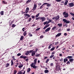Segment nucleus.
Listing matches in <instances>:
<instances>
[{
  "instance_id": "nucleus-47",
  "label": "nucleus",
  "mask_w": 74,
  "mask_h": 74,
  "mask_svg": "<svg viewBox=\"0 0 74 74\" xmlns=\"http://www.w3.org/2000/svg\"><path fill=\"white\" fill-rule=\"evenodd\" d=\"M40 29H41V28L39 27L38 29H36V31H38V30H40Z\"/></svg>"
},
{
  "instance_id": "nucleus-13",
  "label": "nucleus",
  "mask_w": 74,
  "mask_h": 74,
  "mask_svg": "<svg viewBox=\"0 0 74 74\" xmlns=\"http://www.w3.org/2000/svg\"><path fill=\"white\" fill-rule=\"evenodd\" d=\"M29 8L27 7L26 8L25 10V13H27L28 12H29Z\"/></svg>"
},
{
  "instance_id": "nucleus-19",
  "label": "nucleus",
  "mask_w": 74,
  "mask_h": 74,
  "mask_svg": "<svg viewBox=\"0 0 74 74\" xmlns=\"http://www.w3.org/2000/svg\"><path fill=\"white\" fill-rule=\"evenodd\" d=\"M69 61L71 62V63H72L73 62V58H70L69 59Z\"/></svg>"
},
{
  "instance_id": "nucleus-57",
  "label": "nucleus",
  "mask_w": 74,
  "mask_h": 74,
  "mask_svg": "<svg viewBox=\"0 0 74 74\" xmlns=\"http://www.w3.org/2000/svg\"><path fill=\"white\" fill-rule=\"evenodd\" d=\"M33 50H30L29 52V53H31V52H33Z\"/></svg>"
},
{
  "instance_id": "nucleus-1",
  "label": "nucleus",
  "mask_w": 74,
  "mask_h": 74,
  "mask_svg": "<svg viewBox=\"0 0 74 74\" xmlns=\"http://www.w3.org/2000/svg\"><path fill=\"white\" fill-rule=\"evenodd\" d=\"M63 21V22H64H64H65V23L64 24L65 26L66 27H67V23H71V22H70V21H67L66 19H62Z\"/></svg>"
},
{
  "instance_id": "nucleus-25",
  "label": "nucleus",
  "mask_w": 74,
  "mask_h": 74,
  "mask_svg": "<svg viewBox=\"0 0 74 74\" xmlns=\"http://www.w3.org/2000/svg\"><path fill=\"white\" fill-rule=\"evenodd\" d=\"M24 38V37L23 36H21L20 38V40L21 41Z\"/></svg>"
},
{
  "instance_id": "nucleus-33",
  "label": "nucleus",
  "mask_w": 74,
  "mask_h": 74,
  "mask_svg": "<svg viewBox=\"0 0 74 74\" xmlns=\"http://www.w3.org/2000/svg\"><path fill=\"white\" fill-rule=\"evenodd\" d=\"M40 15V13H39L36 14V15L35 16V18H37V17H38V16H39V15Z\"/></svg>"
},
{
  "instance_id": "nucleus-55",
  "label": "nucleus",
  "mask_w": 74,
  "mask_h": 74,
  "mask_svg": "<svg viewBox=\"0 0 74 74\" xmlns=\"http://www.w3.org/2000/svg\"><path fill=\"white\" fill-rule=\"evenodd\" d=\"M63 56L62 55V53H60V54H59V56H60L61 57L62 56Z\"/></svg>"
},
{
  "instance_id": "nucleus-43",
  "label": "nucleus",
  "mask_w": 74,
  "mask_h": 74,
  "mask_svg": "<svg viewBox=\"0 0 74 74\" xmlns=\"http://www.w3.org/2000/svg\"><path fill=\"white\" fill-rule=\"evenodd\" d=\"M17 72V71L16 70H15L14 71V74H16Z\"/></svg>"
},
{
  "instance_id": "nucleus-10",
  "label": "nucleus",
  "mask_w": 74,
  "mask_h": 74,
  "mask_svg": "<svg viewBox=\"0 0 74 74\" xmlns=\"http://www.w3.org/2000/svg\"><path fill=\"white\" fill-rule=\"evenodd\" d=\"M60 18V16L59 15H58L57 16H56V21H58L59 19V18Z\"/></svg>"
},
{
  "instance_id": "nucleus-58",
  "label": "nucleus",
  "mask_w": 74,
  "mask_h": 74,
  "mask_svg": "<svg viewBox=\"0 0 74 74\" xmlns=\"http://www.w3.org/2000/svg\"><path fill=\"white\" fill-rule=\"evenodd\" d=\"M56 16H55L53 18H52V19H55L56 20Z\"/></svg>"
},
{
  "instance_id": "nucleus-22",
  "label": "nucleus",
  "mask_w": 74,
  "mask_h": 74,
  "mask_svg": "<svg viewBox=\"0 0 74 74\" xmlns=\"http://www.w3.org/2000/svg\"><path fill=\"white\" fill-rule=\"evenodd\" d=\"M67 3H68V1L66 0L64 3V5H66L67 4Z\"/></svg>"
},
{
  "instance_id": "nucleus-34",
  "label": "nucleus",
  "mask_w": 74,
  "mask_h": 74,
  "mask_svg": "<svg viewBox=\"0 0 74 74\" xmlns=\"http://www.w3.org/2000/svg\"><path fill=\"white\" fill-rule=\"evenodd\" d=\"M35 56L36 57H39V56H40V54H36Z\"/></svg>"
},
{
  "instance_id": "nucleus-16",
  "label": "nucleus",
  "mask_w": 74,
  "mask_h": 74,
  "mask_svg": "<svg viewBox=\"0 0 74 74\" xmlns=\"http://www.w3.org/2000/svg\"><path fill=\"white\" fill-rule=\"evenodd\" d=\"M61 34H62L61 33H59L56 35V37H59V36H60Z\"/></svg>"
},
{
  "instance_id": "nucleus-63",
  "label": "nucleus",
  "mask_w": 74,
  "mask_h": 74,
  "mask_svg": "<svg viewBox=\"0 0 74 74\" xmlns=\"http://www.w3.org/2000/svg\"><path fill=\"white\" fill-rule=\"evenodd\" d=\"M38 5H41V3H38Z\"/></svg>"
},
{
  "instance_id": "nucleus-45",
  "label": "nucleus",
  "mask_w": 74,
  "mask_h": 74,
  "mask_svg": "<svg viewBox=\"0 0 74 74\" xmlns=\"http://www.w3.org/2000/svg\"><path fill=\"white\" fill-rule=\"evenodd\" d=\"M34 65V63H32V64H31V66L32 67H33Z\"/></svg>"
},
{
  "instance_id": "nucleus-62",
  "label": "nucleus",
  "mask_w": 74,
  "mask_h": 74,
  "mask_svg": "<svg viewBox=\"0 0 74 74\" xmlns=\"http://www.w3.org/2000/svg\"><path fill=\"white\" fill-rule=\"evenodd\" d=\"M63 58H62L60 60V61H63Z\"/></svg>"
},
{
  "instance_id": "nucleus-23",
  "label": "nucleus",
  "mask_w": 74,
  "mask_h": 74,
  "mask_svg": "<svg viewBox=\"0 0 74 74\" xmlns=\"http://www.w3.org/2000/svg\"><path fill=\"white\" fill-rule=\"evenodd\" d=\"M58 25L59 26V27H62V24L58 23Z\"/></svg>"
},
{
  "instance_id": "nucleus-49",
  "label": "nucleus",
  "mask_w": 74,
  "mask_h": 74,
  "mask_svg": "<svg viewBox=\"0 0 74 74\" xmlns=\"http://www.w3.org/2000/svg\"><path fill=\"white\" fill-rule=\"evenodd\" d=\"M57 2H60L61 1V0H55Z\"/></svg>"
},
{
  "instance_id": "nucleus-30",
  "label": "nucleus",
  "mask_w": 74,
  "mask_h": 74,
  "mask_svg": "<svg viewBox=\"0 0 74 74\" xmlns=\"http://www.w3.org/2000/svg\"><path fill=\"white\" fill-rule=\"evenodd\" d=\"M55 47H52L50 51H53V50L55 49Z\"/></svg>"
},
{
  "instance_id": "nucleus-6",
  "label": "nucleus",
  "mask_w": 74,
  "mask_h": 74,
  "mask_svg": "<svg viewBox=\"0 0 74 74\" xmlns=\"http://www.w3.org/2000/svg\"><path fill=\"white\" fill-rule=\"evenodd\" d=\"M74 6V3H73L72 2L71 3H70L67 6L69 7H73Z\"/></svg>"
},
{
  "instance_id": "nucleus-29",
  "label": "nucleus",
  "mask_w": 74,
  "mask_h": 74,
  "mask_svg": "<svg viewBox=\"0 0 74 74\" xmlns=\"http://www.w3.org/2000/svg\"><path fill=\"white\" fill-rule=\"evenodd\" d=\"M29 54V51H28L25 53V55H28Z\"/></svg>"
},
{
  "instance_id": "nucleus-4",
  "label": "nucleus",
  "mask_w": 74,
  "mask_h": 74,
  "mask_svg": "<svg viewBox=\"0 0 74 74\" xmlns=\"http://www.w3.org/2000/svg\"><path fill=\"white\" fill-rule=\"evenodd\" d=\"M12 59H13V60L12 59L11 60V66H13V65L14 64V62H13V60H16V59H15V58L14 57V56H13L12 57Z\"/></svg>"
},
{
  "instance_id": "nucleus-17",
  "label": "nucleus",
  "mask_w": 74,
  "mask_h": 74,
  "mask_svg": "<svg viewBox=\"0 0 74 74\" xmlns=\"http://www.w3.org/2000/svg\"><path fill=\"white\" fill-rule=\"evenodd\" d=\"M2 3L3 4H7V3L5 1H2Z\"/></svg>"
},
{
  "instance_id": "nucleus-64",
  "label": "nucleus",
  "mask_w": 74,
  "mask_h": 74,
  "mask_svg": "<svg viewBox=\"0 0 74 74\" xmlns=\"http://www.w3.org/2000/svg\"><path fill=\"white\" fill-rule=\"evenodd\" d=\"M64 36H66V35H67V34H66V33H64Z\"/></svg>"
},
{
  "instance_id": "nucleus-48",
  "label": "nucleus",
  "mask_w": 74,
  "mask_h": 74,
  "mask_svg": "<svg viewBox=\"0 0 74 74\" xmlns=\"http://www.w3.org/2000/svg\"><path fill=\"white\" fill-rule=\"evenodd\" d=\"M17 55L18 56H19L21 55V53H18Z\"/></svg>"
},
{
  "instance_id": "nucleus-42",
  "label": "nucleus",
  "mask_w": 74,
  "mask_h": 74,
  "mask_svg": "<svg viewBox=\"0 0 74 74\" xmlns=\"http://www.w3.org/2000/svg\"><path fill=\"white\" fill-rule=\"evenodd\" d=\"M56 28V27L54 26L52 29V30H55Z\"/></svg>"
},
{
  "instance_id": "nucleus-12",
  "label": "nucleus",
  "mask_w": 74,
  "mask_h": 74,
  "mask_svg": "<svg viewBox=\"0 0 74 74\" xmlns=\"http://www.w3.org/2000/svg\"><path fill=\"white\" fill-rule=\"evenodd\" d=\"M50 29L51 27H49V28H48L45 30V32H49V31L50 30Z\"/></svg>"
},
{
  "instance_id": "nucleus-14",
  "label": "nucleus",
  "mask_w": 74,
  "mask_h": 74,
  "mask_svg": "<svg viewBox=\"0 0 74 74\" xmlns=\"http://www.w3.org/2000/svg\"><path fill=\"white\" fill-rule=\"evenodd\" d=\"M31 53H32V54H31L32 56H34V55H35V54H36V52H35V51H34L33 52H32Z\"/></svg>"
},
{
  "instance_id": "nucleus-35",
  "label": "nucleus",
  "mask_w": 74,
  "mask_h": 74,
  "mask_svg": "<svg viewBox=\"0 0 74 74\" xmlns=\"http://www.w3.org/2000/svg\"><path fill=\"white\" fill-rule=\"evenodd\" d=\"M51 22H52V20H51V19H49V21H47V24H48V23H51Z\"/></svg>"
},
{
  "instance_id": "nucleus-21",
  "label": "nucleus",
  "mask_w": 74,
  "mask_h": 74,
  "mask_svg": "<svg viewBox=\"0 0 74 74\" xmlns=\"http://www.w3.org/2000/svg\"><path fill=\"white\" fill-rule=\"evenodd\" d=\"M60 5H64V1H62L60 2Z\"/></svg>"
},
{
  "instance_id": "nucleus-51",
  "label": "nucleus",
  "mask_w": 74,
  "mask_h": 74,
  "mask_svg": "<svg viewBox=\"0 0 74 74\" xmlns=\"http://www.w3.org/2000/svg\"><path fill=\"white\" fill-rule=\"evenodd\" d=\"M70 14H71V15H72L73 16H74V14L71 13H70Z\"/></svg>"
},
{
  "instance_id": "nucleus-41",
  "label": "nucleus",
  "mask_w": 74,
  "mask_h": 74,
  "mask_svg": "<svg viewBox=\"0 0 74 74\" xmlns=\"http://www.w3.org/2000/svg\"><path fill=\"white\" fill-rule=\"evenodd\" d=\"M44 5V4L42 5L40 7V9H42V8H43V5Z\"/></svg>"
},
{
  "instance_id": "nucleus-11",
  "label": "nucleus",
  "mask_w": 74,
  "mask_h": 74,
  "mask_svg": "<svg viewBox=\"0 0 74 74\" xmlns=\"http://www.w3.org/2000/svg\"><path fill=\"white\" fill-rule=\"evenodd\" d=\"M20 58H23V59H26V58H27V57L26 56H25L23 55H22L20 57Z\"/></svg>"
},
{
  "instance_id": "nucleus-36",
  "label": "nucleus",
  "mask_w": 74,
  "mask_h": 74,
  "mask_svg": "<svg viewBox=\"0 0 74 74\" xmlns=\"http://www.w3.org/2000/svg\"><path fill=\"white\" fill-rule=\"evenodd\" d=\"M37 58H36L34 59V63H37Z\"/></svg>"
},
{
  "instance_id": "nucleus-32",
  "label": "nucleus",
  "mask_w": 74,
  "mask_h": 74,
  "mask_svg": "<svg viewBox=\"0 0 74 74\" xmlns=\"http://www.w3.org/2000/svg\"><path fill=\"white\" fill-rule=\"evenodd\" d=\"M38 67L37 66H36L35 65H34V66H33V68L34 69H36V68H37Z\"/></svg>"
},
{
  "instance_id": "nucleus-28",
  "label": "nucleus",
  "mask_w": 74,
  "mask_h": 74,
  "mask_svg": "<svg viewBox=\"0 0 74 74\" xmlns=\"http://www.w3.org/2000/svg\"><path fill=\"white\" fill-rule=\"evenodd\" d=\"M16 26V25H15L14 24H13L11 26V27H12L14 28V27H15V26Z\"/></svg>"
},
{
  "instance_id": "nucleus-3",
  "label": "nucleus",
  "mask_w": 74,
  "mask_h": 74,
  "mask_svg": "<svg viewBox=\"0 0 74 74\" xmlns=\"http://www.w3.org/2000/svg\"><path fill=\"white\" fill-rule=\"evenodd\" d=\"M63 14L64 16V18H67L69 17V14L67 13H66V12L64 11L63 12Z\"/></svg>"
},
{
  "instance_id": "nucleus-52",
  "label": "nucleus",
  "mask_w": 74,
  "mask_h": 74,
  "mask_svg": "<svg viewBox=\"0 0 74 74\" xmlns=\"http://www.w3.org/2000/svg\"><path fill=\"white\" fill-rule=\"evenodd\" d=\"M31 17H32V19H34V18H35V16H31Z\"/></svg>"
},
{
  "instance_id": "nucleus-20",
  "label": "nucleus",
  "mask_w": 74,
  "mask_h": 74,
  "mask_svg": "<svg viewBox=\"0 0 74 74\" xmlns=\"http://www.w3.org/2000/svg\"><path fill=\"white\" fill-rule=\"evenodd\" d=\"M45 20V18L44 17H42V22H43Z\"/></svg>"
},
{
  "instance_id": "nucleus-7",
  "label": "nucleus",
  "mask_w": 74,
  "mask_h": 74,
  "mask_svg": "<svg viewBox=\"0 0 74 74\" xmlns=\"http://www.w3.org/2000/svg\"><path fill=\"white\" fill-rule=\"evenodd\" d=\"M37 4H34V8L32 9V10H33V11H35V10H36V8H37Z\"/></svg>"
},
{
  "instance_id": "nucleus-24",
  "label": "nucleus",
  "mask_w": 74,
  "mask_h": 74,
  "mask_svg": "<svg viewBox=\"0 0 74 74\" xmlns=\"http://www.w3.org/2000/svg\"><path fill=\"white\" fill-rule=\"evenodd\" d=\"M44 73H49V70H45Z\"/></svg>"
},
{
  "instance_id": "nucleus-8",
  "label": "nucleus",
  "mask_w": 74,
  "mask_h": 74,
  "mask_svg": "<svg viewBox=\"0 0 74 74\" xmlns=\"http://www.w3.org/2000/svg\"><path fill=\"white\" fill-rule=\"evenodd\" d=\"M43 5H47L46 6L47 7H50V6H51V4H50L49 3H43Z\"/></svg>"
},
{
  "instance_id": "nucleus-26",
  "label": "nucleus",
  "mask_w": 74,
  "mask_h": 74,
  "mask_svg": "<svg viewBox=\"0 0 74 74\" xmlns=\"http://www.w3.org/2000/svg\"><path fill=\"white\" fill-rule=\"evenodd\" d=\"M30 68H28L27 69V73H29V72H30Z\"/></svg>"
},
{
  "instance_id": "nucleus-39",
  "label": "nucleus",
  "mask_w": 74,
  "mask_h": 74,
  "mask_svg": "<svg viewBox=\"0 0 74 74\" xmlns=\"http://www.w3.org/2000/svg\"><path fill=\"white\" fill-rule=\"evenodd\" d=\"M31 20H32V18L30 17L28 19L27 22H30Z\"/></svg>"
},
{
  "instance_id": "nucleus-54",
  "label": "nucleus",
  "mask_w": 74,
  "mask_h": 74,
  "mask_svg": "<svg viewBox=\"0 0 74 74\" xmlns=\"http://www.w3.org/2000/svg\"><path fill=\"white\" fill-rule=\"evenodd\" d=\"M50 65L51 67H52V66H53V63H51Z\"/></svg>"
},
{
  "instance_id": "nucleus-37",
  "label": "nucleus",
  "mask_w": 74,
  "mask_h": 74,
  "mask_svg": "<svg viewBox=\"0 0 74 74\" xmlns=\"http://www.w3.org/2000/svg\"><path fill=\"white\" fill-rule=\"evenodd\" d=\"M48 23V21H47L46 22H44L43 23V25H46V24H47V25H48V24H47Z\"/></svg>"
},
{
  "instance_id": "nucleus-59",
  "label": "nucleus",
  "mask_w": 74,
  "mask_h": 74,
  "mask_svg": "<svg viewBox=\"0 0 74 74\" xmlns=\"http://www.w3.org/2000/svg\"><path fill=\"white\" fill-rule=\"evenodd\" d=\"M67 30L68 32H69V31H70V29H67Z\"/></svg>"
},
{
  "instance_id": "nucleus-27",
  "label": "nucleus",
  "mask_w": 74,
  "mask_h": 74,
  "mask_svg": "<svg viewBox=\"0 0 74 74\" xmlns=\"http://www.w3.org/2000/svg\"><path fill=\"white\" fill-rule=\"evenodd\" d=\"M0 14L1 15H4V11H1L0 12Z\"/></svg>"
},
{
  "instance_id": "nucleus-9",
  "label": "nucleus",
  "mask_w": 74,
  "mask_h": 74,
  "mask_svg": "<svg viewBox=\"0 0 74 74\" xmlns=\"http://www.w3.org/2000/svg\"><path fill=\"white\" fill-rule=\"evenodd\" d=\"M56 69H58V70H60V66L59 65H57L56 67Z\"/></svg>"
},
{
  "instance_id": "nucleus-2",
  "label": "nucleus",
  "mask_w": 74,
  "mask_h": 74,
  "mask_svg": "<svg viewBox=\"0 0 74 74\" xmlns=\"http://www.w3.org/2000/svg\"><path fill=\"white\" fill-rule=\"evenodd\" d=\"M73 57L72 56H68L67 57H66V58H64V63H66V62H67L68 61V59H71V58H72Z\"/></svg>"
},
{
  "instance_id": "nucleus-56",
  "label": "nucleus",
  "mask_w": 74,
  "mask_h": 74,
  "mask_svg": "<svg viewBox=\"0 0 74 74\" xmlns=\"http://www.w3.org/2000/svg\"><path fill=\"white\" fill-rule=\"evenodd\" d=\"M31 34V33H29V36H30L31 37H32V34Z\"/></svg>"
},
{
  "instance_id": "nucleus-40",
  "label": "nucleus",
  "mask_w": 74,
  "mask_h": 74,
  "mask_svg": "<svg viewBox=\"0 0 74 74\" xmlns=\"http://www.w3.org/2000/svg\"><path fill=\"white\" fill-rule=\"evenodd\" d=\"M9 66H10V64L7 63L6 64V67H8Z\"/></svg>"
},
{
  "instance_id": "nucleus-53",
  "label": "nucleus",
  "mask_w": 74,
  "mask_h": 74,
  "mask_svg": "<svg viewBox=\"0 0 74 74\" xmlns=\"http://www.w3.org/2000/svg\"><path fill=\"white\" fill-rule=\"evenodd\" d=\"M13 22H14V21H12L11 23H10V26H11V25H12V23H13Z\"/></svg>"
},
{
  "instance_id": "nucleus-31",
  "label": "nucleus",
  "mask_w": 74,
  "mask_h": 74,
  "mask_svg": "<svg viewBox=\"0 0 74 74\" xmlns=\"http://www.w3.org/2000/svg\"><path fill=\"white\" fill-rule=\"evenodd\" d=\"M23 67V64H21L19 65V66H18L19 68H21V67Z\"/></svg>"
},
{
  "instance_id": "nucleus-15",
  "label": "nucleus",
  "mask_w": 74,
  "mask_h": 74,
  "mask_svg": "<svg viewBox=\"0 0 74 74\" xmlns=\"http://www.w3.org/2000/svg\"><path fill=\"white\" fill-rule=\"evenodd\" d=\"M27 34V31H25L24 32V33H23V35L24 36H26Z\"/></svg>"
},
{
  "instance_id": "nucleus-38",
  "label": "nucleus",
  "mask_w": 74,
  "mask_h": 74,
  "mask_svg": "<svg viewBox=\"0 0 74 74\" xmlns=\"http://www.w3.org/2000/svg\"><path fill=\"white\" fill-rule=\"evenodd\" d=\"M31 1H32V0H28L26 1V3H28L31 2Z\"/></svg>"
},
{
  "instance_id": "nucleus-60",
  "label": "nucleus",
  "mask_w": 74,
  "mask_h": 74,
  "mask_svg": "<svg viewBox=\"0 0 74 74\" xmlns=\"http://www.w3.org/2000/svg\"><path fill=\"white\" fill-rule=\"evenodd\" d=\"M39 17H38V18H36V20H39Z\"/></svg>"
},
{
  "instance_id": "nucleus-5",
  "label": "nucleus",
  "mask_w": 74,
  "mask_h": 74,
  "mask_svg": "<svg viewBox=\"0 0 74 74\" xmlns=\"http://www.w3.org/2000/svg\"><path fill=\"white\" fill-rule=\"evenodd\" d=\"M24 16H25L24 17V18H26V16H27L26 17L25 19H27L29 18V17H30V15L27 14H24Z\"/></svg>"
},
{
  "instance_id": "nucleus-44",
  "label": "nucleus",
  "mask_w": 74,
  "mask_h": 74,
  "mask_svg": "<svg viewBox=\"0 0 74 74\" xmlns=\"http://www.w3.org/2000/svg\"><path fill=\"white\" fill-rule=\"evenodd\" d=\"M54 56V55H51V56H50V58H52Z\"/></svg>"
},
{
  "instance_id": "nucleus-50",
  "label": "nucleus",
  "mask_w": 74,
  "mask_h": 74,
  "mask_svg": "<svg viewBox=\"0 0 74 74\" xmlns=\"http://www.w3.org/2000/svg\"><path fill=\"white\" fill-rule=\"evenodd\" d=\"M43 37H44V36L43 35H41L40 36V38H43Z\"/></svg>"
},
{
  "instance_id": "nucleus-46",
  "label": "nucleus",
  "mask_w": 74,
  "mask_h": 74,
  "mask_svg": "<svg viewBox=\"0 0 74 74\" xmlns=\"http://www.w3.org/2000/svg\"><path fill=\"white\" fill-rule=\"evenodd\" d=\"M66 64H70V61H68L66 62Z\"/></svg>"
},
{
  "instance_id": "nucleus-61",
  "label": "nucleus",
  "mask_w": 74,
  "mask_h": 74,
  "mask_svg": "<svg viewBox=\"0 0 74 74\" xmlns=\"http://www.w3.org/2000/svg\"><path fill=\"white\" fill-rule=\"evenodd\" d=\"M37 51H38V49H36L35 50V52H37Z\"/></svg>"
},
{
  "instance_id": "nucleus-18",
  "label": "nucleus",
  "mask_w": 74,
  "mask_h": 74,
  "mask_svg": "<svg viewBox=\"0 0 74 74\" xmlns=\"http://www.w3.org/2000/svg\"><path fill=\"white\" fill-rule=\"evenodd\" d=\"M49 26V24L48 25H46L45 26V27H44L43 29H46V28L47 27H48Z\"/></svg>"
}]
</instances>
